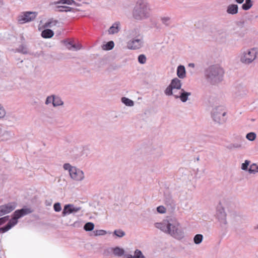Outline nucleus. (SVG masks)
Here are the masks:
<instances>
[{
  "mask_svg": "<svg viewBox=\"0 0 258 258\" xmlns=\"http://www.w3.org/2000/svg\"><path fill=\"white\" fill-rule=\"evenodd\" d=\"M134 258H146V257L140 249H137L134 251Z\"/></svg>",
  "mask_w": 258,
  "mask_h": 258,
  "instance_id": "33",
  "label": "nucleus"
},
{
  "mask_svg": "<svg viewBox=\"0 0 258 258\" xmlns=\"http://www.w3.org/2000/svg\"><path fill=\"white\" fill-rule=\"evenodd\" d=\"M144 37L140 34L133 35L126 43V47L130 50H138L144 46Z\"/></svg>",
  "mask_w": 258,
  "mask_h": 258,
  "instance_id": "7",
  "label": "nucleus"
},
{
  "mask_svg": "<svg viewBox=\"0 0 258 258\" xmlns=\"http://www.w3.org/2000/svg\"><path fill=\"white\" fill-rule=\"evenodd\" d=\"M37 13L35 12H23L17 17V21L20 24H23L33 21L37 17Z\"/></svg>",
  "mask_w": 258,
  "mask_h": 258,
  "instance_id": "10",
  "label": "nucleus"
},
{
  "mask_svg": "<svg viewBox=\"0 0 258 258\" xmlns=\"http://www.w3.org/2000/svg\"><path fill=\"white\" fill-rule=\"evenodd\" d=\"M138 62L141 64H145L147 61V58L145 54H140L138 57Z\"/></svg>",
  "mask_w": 258,
  "mask_h": 258,
  "instance_id": "34",
  "label": "nucleus"
},
{
  "mask_svg": "<svg viewBox=\"0 0 258 258\" xmlns=\"http://www.w3.org/2000/svg\"><path fill=\"white\" fill-rule=\"evenodd\" d=\"M79 224V222H75V223L73 224V225H74V226H76L77 224Z\"/></svg>",
  "mask_w": 258,
  "mask_h": 258,
  "instance_id": "54",
  "label": "nucleus"
},
{
  "mask_svg": "<svg viewBox=\"0 0 258 258\" xmlns=\"http://www.w3.org/2000/svg\"><path fill=\"white\" fill-rule=\"evenodd\" d=\"M216 216L222 226L227 224L226 214L221 206L217 207Z\"/></svg>",
  "mask_w": 258,
  "mask_h": 258,
  "instance_id": "12",
  "label": "nucleus"
},
{
  "mask_svg": "<svg viewBox=\"0 0 258 258\" xmlns=\"http://www.w3.org/2000/svg\"><path fill=\"white\" fill-rule=\"evenodd\" d=\"M74 47H73V50H80L81 49V46L79 45H76L75 44H74Z\"/></svg>",
  "mask_w": 258,
  "mask_h": 258,
  "instance_id": "48",
  "label": "nucleus"
},
{
  "mask_svg": "<svg viewBox=\"0 0 258 258\" xmlns=\"http://www.w3.org/2000/svg\"><path fill=\"white\" fill-rule=\"evenodd\" d=\"M257 53V48L244 49L240 53V60L242 63L249 64L256 58Z\"/></svg>",
  "mask_w": 258,
  "mask_h": 258,
  "instance_id": "5",
  "label": "nucleus"
},
{
  "mask_svg": "<svg viewBox=\"0 0 258 258\" xmlns=\"http://www.w3.org/2000/svg\"><path fill=\"white\" fill-rule=\"evenodd\" d=\"M17 51L23 54L28 53V50L26 46L24 45H21L17 48Z\"/></svg>",
  "mask_w": 258,
  "mask_h": 258,
  "instance_id": "35",
  "label": "nucleus"
},
{
  "mask_svg": "<svg viewBox=\"0 0 258 258\" xmlns=\"http://www.w3.org/2000/svg\"><path fill=\"white\" fill-rule=\"evenodd\" d=\"M59 4H61V3L60 2V0H58L56 2H51L50 3V6H54V8L55 7H56V6H59Z\"/></svg>",
  "mask_w": 258,
  "mask_h": 258,
  "instance_id": "46",
  "label": "nucleus"
},
{
  "mask_svg": "<svg viewBox=\"0 0 258 258\" xmlns=\"http://www.w3.org/2000/svg\"><path fill=\"white\" fill-rule=\"evenodd\" d=\"M95 236L104 235L107 233V232L104 230H96L93 231Z\"/></svg>",
  "mask_w": 258,
  "mask_h": 258,
  "instance_id": "40",
  "label": "nucleus"
},
{
  "mask_svg": "<svg viewBox=\"0 0 258 258\" xmlns=\"http://www.w3.org/2000/svg\"><path fill=\"white\" fill-rule=\"evenodd\" d=\"M114 44L113 41H110L108 42L106 44L102 46L104 50H111L114 47Z\"/></svg>",
  "mask_w": 258,
  "mask_h": 258,
  "instance_id": "31",
  "label": "nucleus"
},
{
  "mask_svg": "<svg viewBox=\"0 0 258 258\" xmlns=\"http://www.w3.org/2000/svg\"><path fill=\"white\" fill-rule=\"evenodd\" d=\"M250 163V161L249 160H245L244 162L241 165V168L242 170H245V171H246V170H248V165H249Z\"/></svg>",
  "mask_w": 258,
  "mask_h": 258,
  "instance_id": "39",
  "label": "nucleus"
},
{
  "mask_svg": "<svg viewBox=\"0 0 258 258\" xmlns=\"http://www.w3.org/2000/svg\"><path fill=\"white\" fill-rule=\"evenodd\" d=\"M203 240V236L201 234H196L194 237V242L196 244H200Z\"/></svg>",
  "mask_w": 258,
  "mask_h": 258,
  "instance_id": "27",
  "label": "nucleus"
},
{
  "mask_svg": "<svg viewBox=\"0 0 258 258\" xmlns=\"http://www.w3.org/2000/svg\"><path fill=\"white\" fill-rule=\"evenodd\" d=\"M248 171L249 174H253L258 172V165L255 163H252L250 165Z\"/></svg>",
  "mask_w": 258,
  "mask_h": 258,
  "instance_id": "23",
  "label": "nucleus"
},
{
  "mask_svg": "<svg viewBox=\"0 0 258 258\" xmlns=\"http://www.w3.org/2000/svg\"><path fill=\"white\" fill-rule=\"evenodd\" d=\"M157 211L159 213L163 214L166 212V209L164 206H160L157 208Z\"/></svg>",
  "mask_w": 258,
  "mask_h": 258,
  "instance_id": "44",
  "label": "nucleus"
},
{
  "mask_svg": "<svg viewBox=\"0 0 258 258\" xmlns=\"http://www.w3.org/2000/svg\"><path fill=\"white\" fill-rule=\"evenodd\" d=\"M155 227L173 238L181 240L184 237V232L181 224L175 218H169L154 224Z\"/></svg>",
  "mask_w": 258,
  "mask_h": 258,
  "instance_id": "1",
  "label": "nucleus"
},
{
  "mask_svg": "<svg viewBox=\"0 0 258 258\" xmlns=\"http://www.w3.org/2000/svg\"><path fill=\"white\" fill-rule=\"evenodd\" d=\"M253 5L251 0H245V3L242 5V9L243 10L247 11L250 9Z\"/></svg>",
  "mask_w": 258,
  "mask_h": 258,
  "instance_id": "25",
  "label": "nucleus"
},
{
  "mask_svg": "<svg viewBox=\"0 0 258 258\" xmlns=\"http://www.w3.org/2000/svg\"><path fill=\"white\" fill-rule=\"evenodd\" d=\"M113 253L117 256H122L124 253V250L122 248L117 247L114 248Z\"/></svg>",
  "mask_w": 258,
  "mask_h": 258,
  "instance_id": "29",
  "label": "nucleus"
},
{
  "mask_svg": "<svg viewBox=\"0 0 258 258\" xmlns=\"http://www.w3.org/2000/svg\"><path fill=\"white\" fill-rule=\"evenodd\" d=\"M150 5L144 0H138L133 11V17L137 20L147 19L151 16Z\"/></svg>",
  "mask_w": 258,
  "mask_h": 258,
  "instance_id": "2",
  "label": "nucleus"
},
{
  "mask_svg": "<svg viewBox=\"0 0 258 258\" xmlns=\"http://www.w3.org/2000/svg\"><path fill=\"white\" fill-rule=\"evenodd\" d=\"M244 0H235V2L239 4H241L243 3Z\"/></svg>",
  "mask_w": 258,
  "mask_h": 258,
  "instance_id": "51",
  "label": "nucleus"
},
{
  "mask_svg": "<svg viewBox=\"0 0 258 258\" xmlns=\"http://www.w3.org/2000/svg\"><path fill=\"white\" fill-rule=\"evenodd\" d=\"M124 256V258H134V255H132L130 254H124L123 255Z\"/></svg>",
  "mask_w": 258,
  "mask_h": 258,
  "instance_id": "47",
  "label": "nucleus"
},
{
  "mask_svg": "<svg viewBox=\"0 0 258 258\" xmlns=\"http://www.w3.org/2000/svg\"><path fill=\"white\" fill-rule=\"evenodd\" d=\"M7 116V110L4 106L0 103V120L5 119Z\"/></svg>",
  "mask_w": 258,
  "mask_h": 258,
  "instance_id": "22",
  "label": "nucleus"
},
{
  "mask_svg": "<svg viewBox=\"0 0 258 258\" xmlns=\"http://www.w3.org/2000/svg\"><path fill=\"white\" fill-rule=\"evenodd\" d=\"M94 228V225L92 222H88L86 223L84 226V229L86 231H90L93 230Z\"/></svg>",
  "mask_w": 258,
  "mask_h": 258,
  "instance_id": "32",
  "label": "nucleus"
},
{
  "mask_svg": "<svg viewBox=\"0 0 258 258\" xmlns=\"http://www.w3.org/2000/svg\"><path fill=\"white\" fill-rule=\"evenodd\" d=\"M32 212L29 208H22L16 210L13 215L12 218L9 220L7 225L1 228L3 232H7L18 223V219Z\"/></svg>",
  "mask_w": 258,
  "mask_h": 258,
  "instance_id": "4",
  "label": "nucleus"
},
{
  "mask_svg": "<svg viewBox=\"0 0 258 258\" xmlns=\"http://www.w3.org/2000/svg\"><path fill=\"white\" fill-rule=\"evenodd\" d=\"M16 207L17 203L14 202L0 206V217L11 213Z\"/></svg>",
  "mask_w": 258,
  "mask_h": 258,
  "instance_id": "11",
  "label": "nucleus"
},
{
  "mask_svg": "<svg viewBox=\"0 0 258 258\" xmlns=\"http://www.w3.org/2000/svg\"><path fill=\"white\" fill-rule=\"evenodd\" d=\"M9 219V216H7L2 218H0V225L6 223Z\"/></svg>",
  "mask_w": 258,
  "mask_h": 258,
  "instance_id": "45",
  "label": "nucleus"
},
{
  "mask_svg": "<svg viewBox=\"0 0 258 258\" xmlns=\"http://www.w3.org/2000/svg\"><path fill=\"white\" fill-rule=\"evenodd\" d=\"M54 95H51L47 96L45 101V104L46 105H48L52 103V104L53 105V102L54 101Z\"/></svg>",
  "mask_w": 258,
  "mask_h": 258,
  "instance_id": "37",
  "label": "nucleus"
},
{
  "mask_svg": "<svg viewBox=\"0 0 258 258\" xmlns=\"http://www.w3.org/2000/svg\"><path fill=\"white\" fill-rule=\"evenodd\" d=\"M121 102L126 106L132 107L134 105V102L131 99L125 97L121 98Z\"/></svg>",
  "mask_w": 258,
  "mask_h": 258,
  "instance_id": "26",
  "label": "nucleus"
},
{
  "mask_svg": "<svg viewBox=\"0 0 258 258\" xmlns=\"http://www.w3.org/2000/svg\"><path fill=\"white\" fill-rule=\"evenodd\" d=\"M226 12L228 14L235 15L238 12V6L236 4H230L228 6L226 10Z\"/></svg>",
  "mask_w": 258,
  "mask_h": 258,
  "instance_id": "18",
  "label": "nucleus"
},
{
  "mask_svg": "<svg viewBox=\"0 0 258 258\" xmlns=\"http://www.w3.org/2000/svg\"><path fill=\"white\" fill-rule=\"evenodd\" d=\"M60 2L61 4H67L68 5H73V3H74V0H60Z\"/></svg>",
  "mask_w": 258,
  "mask_h": 258,
  "instance_id": "43",
  "label": "nucleus"
},
{
  "mask_svg": "<svg viewBox=\"0 0 258 258\" xmlns=\"http://www.w3.org/2000/svg\"><path fill=\"white\" fill-rule=\"evenodd\" d=\"M53 9L55 11L59 12H72L75 13L76 12L79 11L80 10L75 7H71L66 6H56Z\"/></svg>",
  "mask_w": 258,
  "mask_h": 258,
  "instance_id": "14",
  "label": "nucleus"
},
{
  "mask_svg": "<svg viewBox=\"0 0 258 258\" xmlns=\"http://www.w3.org/2000/svg\"><path fill=\"white\" fill-rule=\"evenodd\" d=\"M63 168L69 171L71 179L76 181H81L85 178L84 172L80 169L72 166L70 163L64 164Z\"/></svg>",
  "mask_w": 258,
  "mask_h": 258,
  "instance_id": "6",
  "label": "nucleus"
},
{
  "mask_svg": "<svg viewBox=\"0 0 258 258\" xmlns=\"http://www.w3.org/2000/svg\"><path fill=\"white\" fill-rule=\"evenodd\" d=\"M61 23L57 20L53 18L49 19L43 25L44 28H52L53 27H59Z\"/></svg>",
  "mask_w": 258,
  "mask_h": 258,
  "instance_id": "16",
  "label": "nucleus"
},
{
  "mask_svg": "<svg viewBox=\"0 0 258 258\" xmlns=\"http://www.w3.org/2000/svg\"><path fill=\"white\" fill-rule=\"evenodd\" d=\"M224 74L223 69L218 64L209 66L205 71V76L206 79L212 84L221 81Z\"/></svg>",
  "mask_w": 258,
  "mask_h": 258,
  "instance_id": "3",
  "label": "nucleus"
},
{
  "mask_svg": "<svg viewBox=\"0 0 258 258\" xmlns=\"http://www.w3.org/2000/svg\"><path fill=\"white\" fill-rule=\"evenodd\" d=\"M54 35L53 31L49 29H46L41 32V36L44 38H50Z\"/></svg>",
  "mask_w": 258,
  "mask_h": 258,
  "instance_id": "20",
  "label": "nucleus"
},
{
  "mask_svg": "<svg viewBox=\"0 0 258 258\" xmlns=\"http://www.w3.org/2000/svg\"><path fill=\"white\" fill-rule=\"evenodd\" d=\"M81 209L80 207L75 206L73 204L66 205L62 212V216L64 217L71 214H75L80 211Z\"/></svg>",
  "mask_w": 258,
  "mask_h": 258,
  "instance_id": "13",
  "label": "nucleus"
},
{
  "mask_svg": "<svg viewBox=\"0 0 258 258\" xmlns=\"http://www.w3.org/2000/svg\"><path fill=\"white\" fill-rule=\"evenodd\" d=\"M3 136V130L2 128L0 127V137H2Z\"/></svg>",
  "mask_w": 258,
  "mask_h": 258,
  "instance_id": "53",
  "label": "nucleus"
},
{
  "mask_svg": "<svg viewBox=\"0 0 258 258\" xmlns=\"http://www.w3.org/2000/svg\"><path fill=\"white\" fill-rule=\"evenodd\" d=\"M253 230L255 231H258V223L255 224L252 227Z\"/></svg>",
  "mask_w": 258,
  "mask_h": 258,
  "instance_id": "49",
  "label": "nucleus"
},
{
  "mask_svg": "<svg viewBox=\"0 0 258 258\" xmlns=\"http://www.w3.org/2000/svg\"><path fill=\"white\" fill-rule=\"evenodd\" d=\"M160 21L166 26H168L171 24V18L169 16H162L160 18Z\"/></svg>",
  "mask_w": 258,
  "mask_h": 258,
  "instance_id": "24",
  "label": "nucleus"
},
{
  "mask_svg": "<svg viewBox=\"0 0 258 258\" xmlns=\"http://www.w3.org/2000/svg\"><path fill=\"white\" fill-rule=\"evenodd\" d=\"M63 104V102L61 98L58 96H54V101L53 102V106L54 107L62 106Z\"/></svg>",
  "mask_w": 258,
  "mask_h": 258,
  "instance_id": "21",
  "label": "nucleus"
},
{
  "mask_svg": "<svg viewBox=\"0 0 258 258\" xmlns=\"http://www.w3.org/2000/svg\"><path fill=\"white\" fill-rule=\"evenodd\" d=\"M188 66L190 68H195V65L194 63H188Z\"/></svg>",
  "mask_w": 258,
  "mask_h": 258,
  "instance_id": "52",
  "label": "nucleus"
},
{
  "mask_svg": "<svg viewBox=\"0 0 258 258\" xmlns=\"http://www.w3.org/2000/svg\"><path fill=\"white\" fill-rule=\"evenodd\" d=\"M113 235L117 237L121 238L125 235V233L121 229H116L114 231Z\"/></svg>",
  "mask_w": 258,
  "mask_h": 258,
  "instance_id": "28",
  "label": "nucleus"
},
{
  "mask_svg": "<svg viewBox=\"0 0 258 258\" xmlns=\"http://www.w3.org/2000/svg\"><path fill=\"white\" fill-rule=\"evenodd\" d=\"M177 76L178 78L183 79L186 77V71L184 66L179 65L177 68Z\"/></svg>",
  "mask_w": 258,
  "mask_h": 258,
  "instance_id": "19",
  "label": "nucleus"
},
{
  "mask_svg": "<svg viewBox=\"0 0 258 258\" xmlns=\"http://www.w3.org/2000/svg\"><path fill=\"white\" fill-rule=\"evenodd\" d=\"M120 23L119 22H115L108 29L109 34H114L118 33L120 29Z\"/></svg>",
  "mask_w": 258,
  "mask_h": 258,
  "instance_id": "17",
  "label": "nucleus"
},
{
  "mask_svg": "<svg viewBox=\"0 0 258 258\" xmlns=\"http://www.w3.org/2000/svg\"><path fill=\"white\" fill-rule=\"evenodd\" d=\"M256 137V135L255 133L253 132H250L246 135V138L250 141H253L255 139Z\"/></svg>",
  "mask_w": 258,
  "mask_h": 258,
  "instance_id": "36",
  "label": "nucleus"
},
{
  "mask_svg": "<svg viewBox=\"0 0 258 258\" xmlns=\"http://www.w3.org/2000/svg\"><path fill=\"white\" fill-rule=\"evenodd\" d=\"M165 202L167 205H172L174 204V201L170 195H168L165 198Z\"/></svg>",
  "mask_w": 258,
  "mask_h": 258,
  "instance_id": "38",
  "label": "nucleus"
},
{
  "mask_svg": "<svg viewBox=\"0 0 258 258\" xmlns=\"http://www.w3.org/2000/svg\"><path fill=\"white\" fill-rule=\"evenodd\" d=\"M182 83L181 81L177 78L173 79L169 86L166 88L164 91V93L167 96H171L175 95V90H180L181 88Z\"/></svg>",
  "mask_w": 258,
  "mask_h": 258,
  "instance_id": "8",
  "label": "nucleus"
},
{
  "mask_svg": "<svg viewBox=\"0 0 258 258\" xmlns=\"http://www.w3.org/2000/svg\"><path fill=\"white\" fill-rule=\"evenodd\" d=\"M73 5H74L75 7H80L81 6V4L80 3H77L74 1V3H73Z\"/></svg>",
  "mask_w": 258,
  "mask_h": 258,
  "instance_id": "50",
  "label": "nucleus"
},
{
  "mask_svg": "<svg viewBox=\"0 0 258 258\" xmlns=\"http://www.w3.org/2000/svg\"><path fill=\"white\" fill-rule=\"evenodd\" d=\"M54 210L55 212H60L61 210L60 204L59 203H56L53 205Z\"/></svg>",
  "mask_w": 258,
  "mask_h": 258,
  "instance_id": "42",
  "label": "nucleus"
},
{
  "mask_svg": "<svg viewBox=\"0 0 258 258\" xmlns=\"http://www.w3.org/2000/svg\"><path fill=\"white\" fill-rule=\"evenodd\" d=\"M64 44L65 46L67 47V48L69 50H73V47H74V44L71 41H63Z\"/></svg>",
  "mask_w": 258,
  "mask_h": 258,
  "instance_id": "41",
  "label": "nucleus"
},
{
  "mask_svg": "<svg viewBox=\"0 0 258 258\" xmlns=\"http://www.w3.org/2000/svg\"><path fill=\"white\" fill-rule=\"evenodd\" d=\"M191 95L190 92H186L183 89H182L179 94H176L173 96L176 99L179 98L182 102H185Z\"/></svg>",
  "mask_w": 258,
  "mask_h": 258,
  "instance_id": "15",
  "label": "nucleus"
},
{
  "mask_svg": "<svg viewBox=\"0 0 258 258\" xmlns=\"http://www.w3.org/2000/svg\"><path fill=\"white\" fill-rule=\"evenodd\" d=\"M242 148V145L239 143H232L227 146V148L229 150L234 149H240Z\"/></svg>",
  "mask_w": 258,
  "mask_h": 258,
  "instance_id": "30",
  "label": "nucleus"
},
{
  "mask_svg": "<svg viewBox=\"0 0 258 258\" xmlns=\"http://www.w3.org/2000/svg\"><path fill=\"white\" fill-rule=\"evenodd\" d=\"M225 111L221 107H218L213 109L212 112V117L214 121L219 124H223L226 121Z\"/></svg>",
  "mask_w": 258,
  "mask_h": 258,
  "instance_id": "9",
  "label": "nucleus"
}]
</instances>
